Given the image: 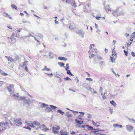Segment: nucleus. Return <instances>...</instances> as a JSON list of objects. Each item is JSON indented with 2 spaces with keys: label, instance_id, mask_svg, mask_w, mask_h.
Here are the masks:
<instances>
[{
  "label": "nucleus",
  "instance_id": "1",
  "mask_svg": "<svg viewBox=\"0 0 135 135\" xmlns=\"http://www.w3.org/2000/svg\"><path fill=\"white\" fill-rule=\"evenodd\" d=\"M113 47L112 49V56L110 57V60L112 62H114L115 59L117 58V54L115 50V45H113Z\"/></svg>",
  "mask_w": 135,
  "mask_h": 135
},
{
  "label": "nucleus",
  "instance_id": "2",
  "mask_svg": "<svg viewBox=\"0 0 135 135\" xmlns=\"http://www.w3.org/2000/svg\"><path fill=\"white\" fill-rule=\"evenodd\" d=\"M21 121V119H20L15 118L12 122H10V123L12 125H15L16 126H17L18 124H22Z\"/></svg>",
  "mask_w": 135,
  "mask_h": 135
},
{
  "label": "nucleus",
  "instance_id": "3",
  "mask_svg": "<svg viewBox=\"0 0 135 135\" xmlns=\"http://www.w3.org/2000/svg\"><path fill=\"white\" fill-rule=\"evenodd\" d=\"M19 35V33H16V34L14 33L12 34V36L10 37V39L12 43H14L16 42V40L15 37H18Z\"/></svg>",
  "mask_w": 135,
  "mask_h": 135
},
{
  "label": "nucleus",
  "instance_id": "4",
  "mask_svg": "<svg viewBox=\"0 0 135 135\" xmlns=\"http://www.w3.org/2000/svg\"><path fill=\"white\" fill-rule=\"evenodd\" d=\"M27 124L33 128H34L35 126H38L40 125L39 123L35 121H34L33 123L31 122H29L27 123Z\"/></svg>",
  "mask_w": 135,
  "mask_h": 135
},
{
  "label": "nucleus",
  "instance_id": "5",
  "mask_svg": "<svg viewBox=\"0 0 135 135\" xmlns=\"http://www.w3.org/2000/svg\"><path fill=\"white\" fill-rule=\"evenodd\" d=\"M64 1L67 3L71 4L73 6L75 7H76L75 0H65Z\"/></svg>",
  "mask_w": 135,
  "mask_h": 135
},
{
  "label": "nucleus",
  "instance_id": "6",
  "mask_svg": "<svg viewBox=\"0 0 135 135\" xmlns=\"http://www.w3.org/2000/svg\"><path fill=\"white\" fill-rule=\"evenodd\" d=\"M35 40L38 43V44H40V42L42 40V37L39 36H37L35 37Z\"/></svg>",
  "mask_w": 135,
  "mask_h": 135
},
{
  "label": "nucleus",
  "instance_id": "7",
  "mask_svg": "<svg viewBox=\"0 0 135 135\" xmlns=\"http://www.w3.org/2000/svg\"><path fill=\"white\" fill-rule=\"evenodd\" d=\"M6 126L4 123L3 122H1L0 123V130H2V132L3 131V129L5 128Z\"/></svg>",
  "mask_w": 135,
  "mask_h": 135
},
{
  "label": "nucleus",
  "instance_id": "8",
  "mask_svg": "<svg viewBox=\"0 0 135 135\" xmlns=\"http://www.w3.org/2000/svg\"><path fill=\"white\" fill-rule=\"evenodd\" d=\"M104 9L107 12L111 11V8L110 7L109 4L104 6Z\"/></svg>",
  "mask_w": 135,
  "mask_h": 135
},
{
  "label": "nucleus",
  "instance_id": "9",
  "mask_svg": "<svg viewBox=\"0 0 135 135\" xmlns=\"http://www.w3.org/2000/svg\"><path fill=\"white\" fill-rule=\"evenodd\" d=\"M126 127L127 129L129 131H131L133 129V127L131 125H126Z\"/></svg>",
  "mask_w": 135,
  "mask_h": 135
},
{
  "label": "nucleus",
  "instance_id": "10",
  "mask_svg": "<svg viewBox=\"0 0 135 135\" xmlns=\"http://www.w3.org/2000/svg\"><path fill=\"white\" fill-rule=\"evenodd\" d=\"M40 128L42 130L45 131L49 130V129L46 127V126L44 125H42L40 126Z\"/></svg>",
  "mask_w": 135,
  "mask_h": 135
},
{
  "label": "nucleus",
  "instance_id": "11",
  "mask_svg": "<svg viewBox=\"0 0 135 135\" xmlns=\"http://www.w3.org/2000/svg\"><path fill=\"white\" fill-rule=\"evenodd\" d=\"M14 86V85L12 84H10L7 87V88L8 89V90L9 92H11L12 91V89H13Z\"/></svg>",
  "mask_w": 135,
  "mask_h": 135
},
{
  "label": "nucleus",
  "instance_id": "12",
  "mask_svg": "<svg viewBox=\"0 0 135 135\" xmlns=\"http://www.w3.org/2000/svg\"><path fill=\"white\" fill-rule=\"evenodd\" d=\"M69 28L71 29H74L75 28V24L73 22L70 23Z\"/></svg>",
  "mask_w": 135,
  "mask_h": 135
},
{
  "label": "nucleus",
  "instance_id": "13",
  "mask_svg": "<svg viewBox=\"0 0 135 135\" xmlns=\"http://www.w3.org/2000/svg\"><path fill=\"white\" fill-rule=\"evenodd\" d=\"M3 16L7 17L9 18L10 19H12V18L10 15L8 14L7 13L4 12L3 14Z\"/></svg>",
  "mask_w": 135,
  "mask_h": 135
},
{
  "label": "nucleus",
  "instance_id": "14",
  "mask_svg": "<svg viewBox=\"0 0 135 135\" xmlns=\"http://www.w3.org/2000/svg\"><path fill=\"white\" fill-rule=\"evenodd\" d=\"M60 133V134L61 135H68V132L62 130H61Z\"/></svg>",
  "mask_w": 135,
  "mask_h": 135
},
{
  "label": "nucleus",
  "instance_id": "15",
  "mask_svg": "<svg viewBox=\"0 0 135 135\" xmlns=\"http://www.w3.org/2000/svg\"><path fill=\"white\" fill-rule=\"evenodd\" d=\"M89 53L90 54V55L89 56V57L90 59H91L94 56H96L97 55L93 53L90 52V51H89Z\"/></svg>",
  "mask_w": 135,
  "mask_h": 135
},
{
  "label": "nucleus",
  "instance_id": "16",
  "mask_svg": "<svg viewBox=\"0 0 135 135\" xmlns=\"http://www.w3.org/2000/svg\"><path fill=\"white\" fill-rule=\"evenodd\" d=\"M92 123L96 127H98L99 126V123L98 122H95L93 120H91Z\"/></svg>",
  "mask_w": 135,
  "mask_h": 135
},
{
  "label": "nucleus",
  "instance_id": "17",
  "mask_svg": "<svg viewBox=\"0 0 135 135\" xmlns=\"http://www.w3.org/2000/svg\"><path fill=\"white\" fill-rule=\"evenodd\" d=\"M8 59V61L11 62H13L14 61V60L13 59L10 57H8L7 56H5Z\"/></svg>",
  "mask_w": 135,
  "mask_h": 135
},
{
  "label": "nucleus",
  "instance_id": "18",
  "mask_svg": "<svg viewBox=\"0 0 135 135\" xmlns=\"http://www.w3.org/2000/svg\"><path fill=\"white\" fill-rule=\"evenodd\" d=\"M75 121L76 122L78 123V124H83V122L82 121H79L77 119H75Z\"/></svg>",
  "mask_w": 135,
  "mask_h": 135
},
{
  "label": "nucleus",
  "instance_id": "19",
  "mask_svg": "<svg viewBox=\"0 0 135 135\" xmlns=\"http://www.w3.org/2000/svg\"><path fill=\"white\" fill-rule=\"evenodd\" d=\"M58 59L59 60H63L64 61H66L67 60V59L66 58L64 57H58Z\"/></svg>",
  "mask_w": 135,
  "mask_h": 135
},
{
  "label": "nucleus",
  "instance_id": "20",
  "mask_svg": "<svg viewBox=\"0 0 135 135\" xmlns=\"http://www.w3.org/2000/svg\"><path fill=\"white\" fill-rule=\"evenodd\" d=\"M66 115L68 118H69L72 117V114L69 113V112L66 113Z\"/></svg>",
  "mask_w": 135,
  "mask_h": 135
},
{
  "label": "nucleus",
  "instance_id": "21",
  "mask_svg": "<svg viewBox=\"0 0 135 135\" xmlns=\"http://www.w3.org/2000/svg\"><path fill=\"white\" fill-rule=\"evenodd\" d=\"M113 126L115 128L118 127H119V128H121L122 127V125H119L117 124H113Z\"/></svg>",
  "mask_w": 135,
  "mask_h": 135
},
{
  "label": "nucleus",
  "instance_id": "22",
  "mask_svg": "<svg viewBox=\"0 0 135 135\" xmlns=\"http://www.w3.org/2000/svg\"><path fill=\"white\" fill-rule=\"evenodd\" d=\"M110 103L112 105H113L115 107H116V104L115 102L113 100L110 101Z\"/></svg>",
  "mask_w": 135,
  "mask_h": 135
},
{
  "label": "nucleus",
  "instance_id": "23",
  "mask_svg": "<svg viewBox=\"0 0 135 135\" xmlns=\"http://www.w3.org/2000/svg\"><path fill=\"white\" fill-rule=\"evenodd\" d=\"M93 53L94 54H95L97 55V54L98 52V51L97 49L95 48L94 49L92 50Z\"/></svg>",
  "mask_w": 135,
  "mask_h": 135
},
{
  "label": "nucleus",
  "instance_id": "24",
  "mask_svg": "<svg viewBox=\"0 0 135 135\" xmlns=\"http://www.w3.org/2000/svg\"><path fill=\"white\" fill-rule=\"evenodd\" d=\"M95 47V45L94 44H91L90 45V50L92 49H94V47Z\"/></svg>",
  "mask_w": 135,
  "mask_h": 135
},
{
  "label": "nucleus",
  "instance_id": "25",
  "mask_svg": "<svg viewBox=\"0 0 135 135\" xmlns=\"http://www.w3.org/2000/svg\"><path fill=\"white\" fill-rule=\"evenodd\" d=\"M0 72L2 74V75H4V76H6L7 75H8V74H6V73H5V72L3 71L0 69Z\"/></svg>",
  "mask_w": 135,
  "mask_h": 135
},
{
  "label": "nucleus",
  "instance_id": "26",
  "mask_svg": "<svg viewBox=\"0 0 135 135\" xmlns=\"http://www.w3.org/2000/svg\"><path fill=\"white\" fill-rule=\"evenodd\" d=\"M60 127L59 126H55V127H53V129H54L55 130H58L60 129Z\"/></svg>",
  "mask_w": 135,
  "mask_h": 135
},
{
  "label": "nucleus",
  "instance_id": "27",
  "mask_svg": "<svg viewBox=\"0 0 135 135\" xmlns=\"http://www.w3.org/2000/svg\"><path fill=\"white\" fill-rule=\"evenodd\" d=\"M50 68H47V67L46 66H45L44 68L42 69L43 70L45 71V70H46L47 71H50Z\"/></svg>",
  "mask_w": 135,
  "mask_h": 135
},
{
  "label": "nucleus",
  "instance_id": "28",
  "mask_svg": "<svg viewBox=\"0 0 135 135\" xmlns=\"http://www.w3.org/2000/svg\"><path fill=\"white\" fill-rule=\"evenodd\" d=\"M67 71V73L68 74L71 75V76H73V74L71 73L70 71L68 69L67 70H66Z\"/></svg>",
  "mask_w": 135,
  "mask_h": 135
},
{
  "label": "nucleus",
  "instance_id": "29",
  "mask_svg": "<svg viewBox=\"0 0 135 135\" xmlns=\"http://www.w3.org/2000/svg\"><path fill=\"white\" fill-rule=\"evenodd\" d=\"M57 112L58 113H59L61 115H63L64 114V113L62 112V110H57Z\"/></svg>",
  "mask_w": 135,
  "mask_h": 135
},
{
  "label": "nucleus",
  "instance_id": "30",
  "mask_svg": "<svg viewBox=\"0 0 135 135\" xmlns=\"http://www.w3.org/2000/svg\"><path fill=\"white\" fill-rule=\"evenodd\" d=\"M58 64L61 67L63 66L64 67H65V66H64L65 65L64 63L62 62H59Z\"/></svg>",
  "mask_w": 135,
  "mask_h": 135
},
{
  "label": "nucleus",
  "instance_id": "31",
  "mask_svg": "<svg viewBox=\"0 0 135 135\" xmlns=\"http://www.w3.org/2000/svg\"><path fill=\"white\" fill-rule=\"evenodd\" d=\"M27 62V61H25L23 63V65L22 66V67L23 68L25 67L26 65V63Z\"/></svg>",
  "mask_w": 135,
  "mask_h": 135
},
{
  "label": "nucleus",
  "instance_id": "32",
  "mask_svg": "<svg viewBox=\"0 0 135 135\" xmlns=\"http://www.w3.org/2000/svg\"><path fill=\"white\" fill-rule=\"evenodd\" d=\"M11 6L13 8H15L16 9H17V7L15 5L12 4Z\"/></svg>",
  "mask_w": 135,
  "mask_h": 135
},
{
  "label": "nucleus",
  "instance_id": "33",
  "mask_svg": "<svg viewBox=\"0 0 135 135\" xmlns=\"http://www.w3.org/2000/svg\"><path fill=\"white\" fill-rule=\"evenodd\" d=\"M26 99V98L24 97H20V98H19V99L20 100H25Z\"/></svg>",
  "mask_w": 135,
  "mask_h": 135
},
{
  "label": "nucleus",
  "instance_id": "34",
  "mask_svg": "<svg viewBox=\"0 0 135 135\" xmlns=\"http://www.w3.org/2000/svg\"><path fill=\"white\" fill-rule=\"evenodd\" d=\"M46 110H47V111L50 112V111H51V110H52L51 108V107L50 108L49 107H47Z\"/></svg>",
  "mask_w": 135,
  "mask_h": 135
},
{
  "label": "nucleus",
  "instance_id": "35",
  "mask_svg": "<svg viewBox=\"0 0 135 135\" xmlns=\"http://www.w3.org/2000/svg\"><path fill=\"white\" fill-rule=\"evenodd\" d=\"M52 131L55 134H57L58 132L57 130H55L54 129H53Z\"/></svg>",
  "mask_w": 135,
  "mask_h": 135
},
{
  "label": "nucleus",
  "instance_id": "36",
  "mask_svg": "<svg viewBox=\"0 0 135 135\" xmlns=\"http://www.w3.org/2000/svg\"><path fill=\"white\" fill-rule=\"evenodd\" d=\"M50 106L51 108H52L53 109H54L57 108L56 107L52 105H50Z\"/></svg>",
  "mask_w": 135,
  "mask_h": 135
},
{
  "label": "nucleus",
  "instance_id": "37",
  "mask_svg": "<svg viewBox=\"0 0 135 135\" xmlns=\"http://www.w3.org/2000/svg\"><path fill=\"white\" fill-rule=\"evenodd\" d=\"M86 80L91 81H92L93 80V79L91 78H86Z\"/></svg>",
  "mask_w": 135,
  "mask_h": 135
},
{
  "label": "nucleus",
  "instance_id": "38",
  "mask_svg": "<svg viewBox=\"0 0 135 135\" xmlns=\"http://www.w3.org/2000/svg\"><path fill=\"white\" fill-rule=\"evenodd\" d=\"M42 105L43 107H47L48 106L47 104L44 103H42Z\"/></svg>",
  "mask_w": 135,
  "mask_h": 135
},
{
  "label": "nucleus",
  "instance_id": "39",
  "mask_svg": "<svg viewBox=\"0 0 135 135\" xmlns=\"http://www.w3.org/2000/svg\"><path fill=\"white\" fill-rule=\"evenodd\" d=\"M129 120L131 122H133V123H135V120L133 119H129Z\"/></svg>",
  "mask_w": 135,
  "mask_h": 135
},
{
  "label": "nucleus",
  "instance_id": "40",
  "mask_svg": "<svg viewBox=\"0 0 135 135\" xmlns=\"http://www.w3.org/2000/svg\"><path fill=\"white\" fill-rule=\"evenodd\" d=\"M132 43V42H131L129 43H126V45L127 46V47H129L131 45V44Z\"/></svg>",
  "mask_w": 135,
  "mask_h": 135
},
{
  "label": "nucleus",
  "instance_id": "41",
  "mask_svg": "<svg viewBox=\"0 0 135 135\" xmlns=\"http://www.w3.org/2000/svg\"><path fill=\"white\" fill-rule=\"evenodd\" d=\"M69 64H67L66 66L65 69L66 70H67L69 69Z\"/></svg>",
  "mask_w": 135,
  "mask_h": 135
},
{
  "label": "nucleus",
  "instance_id": "42",
  "mask_svg": "<svg viewBox=\"0 0 135 135\" xmlns=\"http://www.w3.org/2000/svg\"><path fill=\"white\" fill-rule=\"evenodd\" d=\"M103 90V88L101 87H100V88L99 91H100V92L102 93V94H101L102 95V94Z\"/></svg>",
  "mask_w": 135,
  "mask_h": 135
},
{
  "label": "nucleus",
  "instance_id": "43",
  "mask_svg": "<svg viewBox=\"0 0 135 135\" xmlns=\"http://www.w3.org/2000/svg\"><path fill=\"white\" fill-rule=\"evenodd\" d=\"M64 80L65 81L68 80H71V79L68 77H66L64 79Z\"/></svg>",
  "mask_w": 135,
  "mask_h": 135
},
{
  "label": "nucleus",
  "instance_id": "44",
  "mask_svg": "<svg viewBox=\"0 0 135 135\" xmlns=\"http://www.w3.org/2000/svg\"><path fill=\"white\" fill-rule=\"evenodd\" d=\"M106 94H107L106 93H105L103 96V98L104 99L106 98V97L105 96V95Z\"/></svg>",
  "mask_w": 135,
  "mask_h": 135
},
{
  "label": "nucleus",
  "instance_id": "45",
  "mask_svg": "<svg viewBox=\"0 0 135 135\" xmlns=\"http://www.w3.org/2000/svg\"><path fill=\"white\" fill-rule=\"evenodd\" d=\"M132 55L134 57H135V53L133 51L131 52Z\"/></svg>",
  "mask_w": 135,
  "mask_h": 135
},
{
  "label": "nucleus",
  "instance_id": "46",
  "mask_svg": "<svg viewBox=\"0 0 135 135\" xmlns=\"http://www.w3.org/2000/svg\"><path fill=\"white\" fill-rule=\"evenodd\" d=\"M124 52L125 54V55L126 56H128V52H127L125 50H124Z\"/></svg>",
  "mask_w": 135,
  "mask_h": 135
},
{
  "label": "nucleus",
  "instance_id": "47",
  "mask_svg": "<svg viewBox=\"0 0 135 135\" xmlns=\"http://www.w3.org/2000/svg\"><path fill=\"white\" fill-rule=\"evenodd\" d=\"M88 126V129H90V130L93 129V128L92 127L90 126Z\"/></svg>",
  "mask_w": 135,
  "mask_h": 135
},
{
  "label": "nucleus",
  "instance_id": "48",
  "mask_svg": "<svg viewBox=\"0 0 135 135\" xmlns=\"http://www.w3.org/2000/svg\"><path fill=\"white\" fill-rule=\"evenodd\" d=\"M4 124H5L6 128V126H8L9 125V123L7 122H6Z\"/></svg>",
  "mask_w": 135,
  "mask_h": 135
},
{
  "label": "nucleus",
  "instance_id": "49",
  "mask_svg": "<svg viewBox=\"0 0 135 135\" xmlns=\"http://www.w3.org/2000/svg\"><path fill=\"white\" fill-rule=\"evenodd\" d=\"M101 17L96 16L95 18L97 20H99L101 18Z\"/></svg>",
  "mask_w": 135,
  "mask_h": 135
},
{
  "label": "nucleus",
  "instance_id": "50",
  "mask_svg": "<svg viewBox=\"0 0 135 135\" xmlns=\"http://www.w3.org/2000/svg\"><path fill=\"white\" fill-rule=\"evenodd\" d=\"M25 70L26 71H28V69L27 67V66H26V67H25Z\"/></svg>",
  "mask_w": 135,
  "mask_h": 135
},
{
  "label": "nucleus",
  "instance_id": "51",
  "mask_svg": "<svg viewBox=\"0 0 135 135\" xmlns=\"http://www.w3.org/2000/svg\"><path fill=\"white\" fill-rule=\"evenodd\" d=\"M96 135H105L104 134H102L99 133H96Z\"/></svg>",
  "mask_w": 135,
  "mask_h": 135
},
{
  "label": "nucleus",
  "instance_id": "52",
  "mask_svg": "<svg viewBox=\"0 0 135 135\" xmlns=\"http://www.w3.org/2000/svg\"><path fill=\"white\" fill-rule=\"evenodd\" d=\"M90 5H91V3H90V1L89 3H88L87 6L88 7H89L90 6Z\"/></svg>",
  "mask_w": 135,
  "mask_h": 135
},
{
  "label": "nucleus",
  "instance_id": "53",
  "mask_svg": "<svg viewBox=\"0 0 135 135\" xmlns=\"http://www.w3.org/2000/svg\"><path fill=\"white\" fill-rule=\"evenodd\" d=\"M133 38L131 36L130 37V41H131V42H132L133 41Z\"/></svg>",
  "mask_w": 135,
  "mask_h": 135
},
{
  "label": "nucleus",
  "instance_id": "54",
  "mask_svg": "<svg viewBox=\"0 0 135 135\" xmlns=\"http://www.w3.org/2000/svg\"><path fill=\"white\" fill-rule=\"evenodd\" d=\"M3 133V132H2V130H0V135H2Z\"/></svg>",
  "mask_w": 135,
  "mask_h": 135
},
{
  "label": "nucleus",
  "instance_id": "55",
  "mask_svg": "<svg viewBox=\"0 0 135 135\" xmlns=\"http://www.w3.org/2000/svg\"><path fill=\"white\" fill-rule=\"evenodd\" d=\"M99 64L100 65H102L103 64V62L102 61H101L99 62Z\"/></svg>",
  "mask_w": 135,
  "mask_h": 135
},
{
  "label": "nucleus",
  "instance_id": "56",
  "mask_svg": "<svg viewBox=\"0 0 135 135\" xmlns=\"http://www.w3.org/2000/svg\"><path fill=\"white\" fill-rule=\"evenodd\" d=\"M86 73L87 74L88 76V77H89L90 76V75L88 72H86Z\"/></svg>",
  "mask_w": 135,
  "mask_h": 135
},
{
  "label": "nucleus",
  "instance_id": "57",
  "mask_svg": "<svg viewBox=\"0 0 135 135\" xmlns=\"http://www.w3.org/2000/svg\"><path fill=\"white\" fill-rule=\"evenodd\" d=\"M125 35L126 37H128L129 36V34L126 33L125 34Z\"/></svg>",
  "mask_w": 135,
  "mask_h": 135
},
{
  "label": "nucleus",
  "instance_id": "58",
  "mask_svg": "<svg viewBox=\"0 0 135 135\" xmlns=\"http://www.w3.org/2000/svg\"><path fill=\"white\" fill-rule=\"evenodd\" d=\"M55 23L56 24H58L59 23L56 20H54Z\"/></svg>",
  "mask_w": 135,
  "mask_h": 135
},
{
  "label": "nucleus",
  "instance_id": "59",
  "mask_svg": "<svg viewBox=\"0 0 135 135\" xmlns=\"http://www.w3.org/2000/svg\"><path fill=\"white\" fill-rule=\"evenodd\" d=\"M8 28L11 29L12 30V28L11 26H7Z\"/></svg>",
  "mask_w": 135,
  "mask_h": 135
},
{
  "label": "nucleus",
  "instance_id": "60",
  "mask_svg": "<svg viewBox=\"0 0 135 135\" xmlns=\"http://www.w3.org/2000/svg\"><path fill=\"white\" fill-rule=\"evenodd\" d=\"M75 133L76 132H75L73 131L71 132V134L72 135H73L74 134H75Z\"/></svg>",
  "mask_w": 135,
  "mask_h": 135
},
{
  "label": "nucleus",
  "instance_id": "61",
  "mask_svg": "<svg viewBox=\"0 0 135 135\" xmlns=\"http://www.w3.org/2000/svg\"><path fill=\"white\" fill-rule=\"evenodd\" d=\"M71 111H72L73 113H78V112L76 111H74V110H71Z\"/></svg>",
  "mask_w": 135,
  "mask_h": 135
},
{
  "label": "nucleus",
  "instance_id": "62",
  "mask_svg": "<svg viewBox=\"0 0 135 135\" xmlns=\"http://www.w3.org/2000/svg\"><path fill=\"white\" fill-rule=\"evenodd\" d=\"M131 36L133 38H135V35H134L132 34Z\"/></svg>",
  "mask_w": 135,
  "mask_h": 135
},
{
  "label": "nucleus",
  "instance_id": "63",
  "mask_svg": "<svg viewBox=\"0 0 135 135\" xmlns=\"http://www.w3.org/2000/svg\"><path fill=\"white\" fill-rule=\"evenodd\" d=\"M21 29L20 28L18 29H17V31L19 32H20L21 31Z\"/></svg>",
  "mask_w": 135,
  "mask_h": 135
},
{
  "label": "nucleus",
  "instance_id": "64",
  "mask_svg": "<svg viewBox=\"0 0 135 135\" xmlns=\"http://www.w3.org/2000/svg\"><path fill=\"white\" fill-rule=\"evenodd\" d=\"M95 27L97 28L98 27V25L96 23H95Z\"/></svg>",
  "mask_w": 135,
  "mask_h": 135
}]
</instances>
